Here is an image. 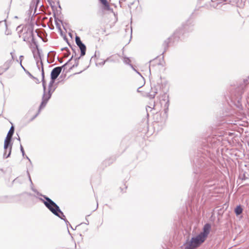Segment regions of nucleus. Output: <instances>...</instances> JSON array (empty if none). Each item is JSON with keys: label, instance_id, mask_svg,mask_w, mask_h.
Instances as JSON below:
<instances>
[{"label": "nucleus", "instance_id": "nucleus-1", "mask_svg": "<svg viewBox=\"0 0 249 249\" xmlns=\"http://www.w3.org/2000/svg\"><path fill=\"white\" fill-rule=\"evenodd\" d=\"M222 141L220 136L211 135L208 136L203 142L202 150H199L194 160V178L196 187L201 186H212L214 181L211 176L213 166L208 162L207 158L211 156V149L218 146Z\"/></svg>", "mask_w": 249, "mask_h": 249}, {"label": "nucleus", "instance_id": "nucleus-2", "mask_svg": "<svg viewBox=\"0 0 249 249\" xmlns=\"http://www.w3.org/2000/svg\"><path fill=\"white\" fill-rule=\"evenodd\" d=\"M36 195L38 196H41L43 197V199L42 197H39L34 196L36 198H38L40 201H41L45 206V207L51 212L52 213H53L55 216L60 218L61 219L64 221L67 225H70L71 228L72 230H74L69 222L67 220L65 217L64 213L60 210L59 207L57 205V204L55 203L53 200H52L50 198L48 197L47 196L42 195L39 192H37L36 193Z\"/></svg>", "mask_w": 249, "mask_h": 249}, {"label": "nucleus", "instance_id": "nucleus-3", "mask_svg": "<svg viewBox=\"0 0 249 249\" xmlns=\"http://www.w3.org/2000/svg\"><path fill=\"white\" fill-rule=\"evenodd\" d=\"M206 240L200 234H197L189 239L188 237L185 242L180 247L179 249H196L199 247Z\"/></svg>", "mask_w": 249, "mask_h": 249}, {"label": "nucleus", "instance_id": "nucleus-4", "mask_svg": "<svg viewBox=\"0 0 249 249\" xmlns=\"http://www.w3.org/2000/svg\"><path fill=\"white\" fill-rule=\"evenodd\" d=\"M154 60H150L149 61L150 64L149 66V78L151 83V91L147 93V96L150 99H153L155 98L156 94L158 93L159 89H160V85L159 82L157 83V85H155L154 81L151 80V70L154 67L155 65L153 64Z\"/></svg>", "mask_w": 249, "mask_h": 249}, {"label": "nucleus", "instance_id": "nucleus-5", "mask_svg": "<svg viewBox=\"0 0 249 249\" xmlns=\"http://www.w3.org/2000/svg\"><path fill=\"white\" fill-rule=\"evenodd\" d=\"M194 23L192 20H188L184 23L181 27L179 28L176 30L174 34L175 37L179 38L181 35H183L185 32H190L194 29Z\"/></svg>", "mask_w": 249, "mask_h": 249}, {"label": "nucleus", "instance_id": "nucleus-6", "mask_svg": "<svg viewBox=\"0 0 249 249\" xmlns=\"http://www.w3.org/2000/svg\"><path fill=\"white\" fill-rule=\"evenodd\" d=\"M160 104L163 106L164 112L163 113V117L165 121L168 117V112L169 106V100L168 95L166 93H164L161 97L160 100Z\"/></svg>", "mask_w": 249, "mask_h": 249}, {"label": "nucleus", "instance_id": "nucleus-7", "mask_svg": "<svg viewBox=\"0 0 249 249\" xmlns=\"http://www.w3.org/2000/svg\"><path fill=\"white\" fill-rule=\"evenodd\" d=\"M12 147V144L11 143V141L10 140H8L7 139H5L4 140V153L3 156L4 158L6 159L10 156Z\"/></svg>", "mask_w": 249, "mask_h": 249}, {"label": "nucleus", "instance_id": "nucleus-8", "mask_svg": "<svg viewBox=\"0 0 249 249\" xmlns=\"http://www.w3.org/2000/svg\"><path fill=\"white\" fill-rule=\"evenodd\" d=\"M75 40L76 45L80 50V56H83L86 54L87 49L86 46L82 42L79 36H76Z\"/></svg>", "mask_w": 249, "mask_h": 249}, {"label": "nucleus", "instance_id": "nucleus-9", "mask_svg": "<svg viewBox=\"0 0 249 249\" xmlns=\"http://www.w3.org/2000/svg\"><path fill=\"white\" fill-rule=\"evenodd\" d=\"M51 96L50 94H48L46 92V89H43V95L42 97V102L39 106V109H41L46 106Z\"/></svg>", "mask_w": 249, "mask_h": 249}, {"label": "nucleus", "instance_id": "nucleus-10", "mask_svg": "<svg viewBox=\"0 0 249 249\" xmlns=\"http://www.w3.org/2000/svg\"><path fill=\"white\" fill-rule=\"evenodd\" d=\"M211 229V226L210 224L207 223L204 225L202 231L200 232L199 233V234H200L203 238H204L206 240L210 233Z\"/></svg>", "mask_w": 249, "mask_h": 249}, {"label": "nucleus", "instance_id": "nucleus-11", "mask_svg": "<svg viewBox=\"0 0 249 249\" xmlns=\"http://www.w3.org/2000/svg\"><path fill=\"white\" fill-rule=\"evenodd\" d=\"M212 4L211 6L215 9H220L223 5H225L226 3H223V2L227 1V0H211Z\"/></svg>", "mask_w": 249, "mask_h": 249}, {"label": "nucleus", "instance_id": "nucleus-12", "mask_svg": "<svg viewBox=\"0 0 249 249\" xmlns=\"http://www.w3.org/2000/svg\"><path fill=\"white\" fill-rule=\"evenodd\" d=\"M61 72V67H55L53 68L51 72V77L56 79Z\"/></svg>", "mask_w": 249, "mask_h": 249}, {"label": "nucleus", "instance_id": "nucleus-13", "mask_svg": "<svg viewBox=\"0 0 249 249\" xmlns=\"http://www.w3.org/2000/svg\"><path fill=\"white\" fill-rule=\"evenodd\" d=\"M241 98H238L236 100H234L233 98L231 99V102L238 108L241 109L242 105L240 102Z\"/></svg>", "mask_w": 249, "mask_h": 249}, {"label": "nucleus", "instance_id": "nucleus-14", "mask_svg": "<svg viewBox=\"0 0 249 249\" xmlns=\"http://www.w3.org/2000/svg\"><path fill=\"white\" fill-rule=\"evenodd\" d=\"M30 36L31 37H32V42L36 46L37 50H38V54L39 55V57L40 58V53L38 48V45L34 38V33L33 30L30 32Z\"/></svg>", "mask_w": 249, "mask_h": 249}, {"label": "nucleus", "instance_id": "nucleus-15", "mask_svg": "<svg viewBox=\"0 0 249 249\" xmlns=\"http://www.w3.org/2000/svg\"><path fill=\"white\" fill-rule=\"evenodd\" d=\"M55 53L53 51H51L48 53V57H49V58L47 59V62L48 63L50 64L53 62L55 57Z\"/></svg>", "mask_w": 249, "mask_h": 249}, {"label": "nucleus", "instance_id": "nucleus-16", "mask_svg": "<svg viewBox=\"0 0 249 249\" xmlns=\"http://www.w3.org/2000/svg\"><path fill=\"white\" fill-rule=\"evenodd\" d=\"M41 76H42V86L43 89H46V82L45 81V73L43 69V62L41 61Z\"/></svg>", "mask_w": 249, "mask_h": 249}, {"label": "nucleus", "instance_id": "nucleus-17", "mask_svg": "<svg viewBox=\"0 0 249 249\" xmlns=\"http://www.w3.org/2000/svg\"><path fill=\"white\" fill-rule=\"evenodd\" d=\"M15 131V128L13 125L10 127V130H9L7 136L5 139H7V140H10L11 141H12V136L14 134Z\"/></svg>", "mask_w": 249, "mask_h": 249}, {"label": "nucleus", "instance_id": "nucleus-18", "mask_svg": "<svg viewBox=\"0 0 249 249\" xmlns=\"http://www.w3.org/2000/svg\"><path fill=\"white\" fill-rule=\"evenodd\" d=\"M123 61L126 64H127V65H130L136 71H137V72L140 74V75H141V73L137 71L133 67V66L130 64V62H131V60L130 59V58L129 57H127L126 56H124L123 57Z\"/></svg>", "mask_w": 249, "mask_h": 249}, {"label": "nucleus", "instance_id": "nucleus-19", "mask_svg": "<svg viewBox=\"0 0 249 249\" xmlns=\"http://www.w3.org/2000/svg\"><path fill=\"white\" fill-rule=\"evenodd\" d=\"M234 212L236 215H239L243 212V208L240 205L237 206L234 209Z\"/></svg>", "mask_w": 249, "mask_h": 249}, {"label": "nucleus", "instance_id": "nucleus-20", "mask_svg": "<svg viewBox=\"0 0 249 249\" xmlns=\"http://www.w3.org/2000/svg\"><path fill=\"white\" fill-rule=\"evenodd\" d=\"M172 38L171 37H169L168 38H167L166 40H165L163 44H162V46H163V47L164 48V52L163 53L166 51V50L168 49V45H169V43L170 42V39H171Z\"/></svg>", "mask_w": 249, "mask_h": 249}, {"label": "nucleus", "instance_id": "nucleus-21", "mask_svg": "<svg viewBox=\"0 0 249 249\" xmlns=\"http://www.w3.org/2000/svg\"><path fill=\"white\" fill-rule=\"evenodd\" d=\"M172 38L171 37H169L168 38H167L166 40H165L163 44H162V46H163V47L164 48V52L163 53L166 51V50L168 49V45H169V43L170 42V39H171Z\"/></svg>", "mask_w": 249, "mask_h": 249}, {"label": "nucleus", "instance_id": "nucleus-22", "mask_svg": "<svg viewBox=\"0 0 249 249\" xmlns=\"http://www.w3.org/2000/svg\"><path fill=\"white\" fill-rule=\"evenodd\" d=\"M172 38L171 37H169L168 38H167L166 40H165L163 44H162V46H163V47L164 48V52L163 53L166 51V50L168 49V45H169V43L170 42V39H171Z\"/></svg>", "mask_w": 249, "mask_h": 249}, {"label": "nucleus", "instance_id": "nucleus-23", "mask_svg": "<svg viewBox=\"0 0 249 249\" xmlns=\"http://www.w3.org/2000/svg\"><path fill=\"white\" fill-rule=\"evenodd\" d=\"M99 1L104 6L105 9L107 10L110 9V6L107 0H99Z\"/></svg>", "mask_w": 249, "mask_h": 249}, {"label": "nucleus", "instance_id": "nucleus-24", "mask_svg": "<svg viewBox=\"0 0 249 249\" xmlns=\"http://www.w3.org/2000/svg\"><path fill=\"white\" fill-rule=\"evenodd\" d=\"M33 54H34V58L35 59V60H36V65L38 67V68L39 70H40V68H39V65H38V62L40 60V61H42L41 60V58H39V55L38 54V52H37V53L36 54L33 51Z\"/></svg>", "mask_w": 249, "mask_h": 249}, {"label": "nucleus", "instance_id": "nucleus-25", "mask_svg": "<svg viewBox=\"0 0 249 249\" xmlns=\"http://www.w3.org/2000/svg\"><path fill=\"white\" fill-rule=\"evenodd\" d=\"M12 60H7L4 64V67H5L4 70L3 71H6L9 67L11 66L12 63Z\"/></svg>", "mask_w": 249, "mask_h": 249}, {"label": "nucleus", "instance_id": "nucleus-26", "mask_svg": "<svg viewBox=\"0 0 249 249\" xmlns=\"http://www.w3.org/2000/svg\"><path fill=\"white\" fill-rule=\"evenodd\" d=\"M57 20H58V18H56V17H54V21H55L56 27L60 32H62V30L61 28L60 24L58 22Z\"/></svg>", "mask_w": 249, "mask_h": 249}, {"label": "nucleus", "instance_id": "nucleus-27", "mask_svg": "<svg viewBox=\"0 0 249 249\" xmlns=\"http://www.w3.org/2000/svg\"><path fill=\"white\" fill-rule=\"evenodd\" d=\"M80 57L81 56H80L78 57L75 58L74 64L71 67V69H72V68H75V67H77L78 66V64H79V59H80Z\"/></svg>", "mask_w": 249, "mask_h": 249}, {"label": "nucleus", "instance_id": "nucleus-28", "mask_svg": "<svg viewBox=\"0 0 249 249\" xmlns=\"http://www.w3.org/2000/svg\"><path fill=\"white\" fill-rule=\"evenodd\" d=\"M65 39L68 41V39L65 37ZM68 44H69V46L71 48V50H72L73 53L74 54V56H76V47L74 46V47H72V46L69 44L68 42H67Z\"/></svg>", "mask_w": 249, "mask_h": 249}, {"label": "nucleus", "instance_id": "nucleus-29", "mask_svg": "<svg viewBox=\"0 0 249 249\" xmlns=\"http://www.w3.org/2000/svg\"><path fill=\"white\" fill-rule=\"evenodd\" d=\"M56 88V87H55L54 88L51 87V88H48V91L47 93L50 94V95L52 96L53 93L54 91Z\"/></svg>", "mask_w": 249, "mask_h": 249}, {"label": "nucleus", "instance_id": "nucleus-30", "mask_svg": "<svg viewBox=\"0 0 249 249\" xmlns=\"http://www.w3.org/2000/svg\"><path fill=\"white\" fill-rule=\"evenodd\" d=\"M56 79H53V78H51V81L49 83V86H48V88H51V87H53L54 82H55V80Z\"/></svg>", "mask_w": 249, "mask_h": 249}, {"label": "nucleus", "instance_id": "nucleus-31", "mask_svg": "<svg viewBox=\"0 0 249 249\" xmlns=\"http://www.w3.org/2000/svg\"><path fill=\"white\" fill-rule=\"evenodd\" d=\"M153 106V107H154L155 105H154ZM153 108L154 107H150V106H147V107L146 108V111H147V115L148 116H149V111H151Z\"/></svg>", "mask_w": 249, "mask_h": 249}, {"label": "nucleus", "instance_id": "nucleus-32", "mask_svg": "<svg viewBox=\"0 0 249 249\" xmlns=\"http://www.w3.org/2000/svg\"><path fill=\"white\" fill-rule=\"evenodd\" d=\"M20 150L21 152L22 153V156L24 157L25 156V153L23 147L21 144H20Z\"/></svg>", "mask_w": 249, "mask_h": 249}, {"label": "nucleus", "instance_id": "nucleus-33", "mask_svg": "<svg viewBox=\"0 0 249 249\" xmlns=\"http://www.w3.org/2000/svg\"><path fill=\"white\" fill-rule=\"evenodd\" d=\"M82 226H84L85 227L84 228L85 230V231H87L88 230V228L87 227V226H86V224H82L81 223V224H80L79 225H78L77 227H78L79 228H81Z\"/></svg>", "mask_w": 249, "mask_h": 249}, {"label": "nucleus", "instance_id": "nucleus-34", "mask_svg": "<svg viewBox=\"0 0 249 249\" xmlns=\"http://www.w3.org/2000/svg\"><path fill=\"white\" fill-rule=\"evenodd\" d=\"M40 110L39 109V110H38V113H37L35 115H34L29 121V122H31L32 121H33L38 115L39 113V111H40Z\"/></svg>", "mask_w": 249, "mask_h": 249}, {"label": "nucleus", "instance_id": "nucleus-35", "mask_svg": "<svg viewBox=\"0 0 249 249\" xmlns=\"http://www.w3.org/2000/svg\"><path fill=\"white\" fill-rule=\"evenodd\" d=\"M27 173L28 176L29 177V180H30V181L31 182V184L32 185H33V183L32 181L31 180L30 174H29V172L28 171H27Z\"/></svg>", "mask_w": 249, "mask_h": 249}, {"label": "nucleus", "instance_id": "nucleus-36", "mask_svg": "<svg viewBox=\"0 0 249 249\" xmlns=\"http://www.w3.org/2000/svg\"><path fill=\"white\" fill-rule=\"evenodd\" d=\"M109 58H107L106 60L102 61V62L100 63L99 64L101 65H104L106 62H107Z\"/></svg>", "mask_w": 249, "mask_h": 249}, {"label": "nucleus", "instance_id": "nucleus-37", "mask_svg": "<svg viewBox=\"0 0 249 249\" xmlns=\"http://www.w3.org/2000/svg\"><path fill=\"white\" fill-rule=\"evenodd\" d=\"M25 72L31 78H35V77L32 75L31 73H30L28 71L26 70V71Z\"/></svg>", "mask_w": 249, "mask_h": 249}, {"label": "nucleus", "instance_id": "nucleus-38", "mask_svg": "<svg viewBox=\"0 0 249 249\" xmlns=\"http://www.w3.org/2000/svg\"><path fill=\"white\" fill-rule=\"evenodd\" d=\"M10 54L11 55L12 58L11 60H12V61L14 60V52H11Z\"/></svg>", "mask_w": 249, "mask_h": 249}, {"label": "nucleus", "instance_id": "nucleus-39", "mask_svg": "<svg viewBox=\"0 0 249 249\" xmlns=\"http://www.w3.org/2000/svg\"><path fill=\"white\" fill-rule=\"evenodd\" d=\"M23 58V55H20L19 56V59H20V65H21V63H22V59Z\"/></svg>", "mask_w": 249, "mask_h": 249}, {"label": "nucleus", "instance_id": "nucleus-40", "mask_svg": "<svg viewBox=\"0 0 249 249\" xmlns=\"http://www.w3.org/2000/svg\"><path fill=\"white\" fill-rule=\"evenodd\" d=\"M73 57H74V54H73L72 56L71 57V58L66 63H67V65H68L70 63V62L72 59Z\"/></svg>", "mask_w": 249, "mask_h": 249}, {"label": "nucleus", "instance_id": "nucleus-41", "mask_svg": "<svg viewBox=\"0 0 249 249\" xmlns=\"http://www.w3.org/2000/svg\"><path fill=\"white\" fill-rule=\"evenodd\" d=\"M67 65V63H65L63 66H60V67H61V71H62V68H64Z\"/></svg>", "mask_w": 249, "mask_h": 249}, {"label": "nucleus", "instance_id": "nucleus-42", "mask_svg": "<svg viewBox=\"0 0 249 249\" xmlns=\"http://www.w3.org/2000/svg\"><path fill=\"white\" fill-rule=\"evenodd\" d=\"M25 158L29 161L30 164H32V162H31L30 159L29 158V157L25 155Z\"/></svg>", "mask_w": 249, "mask_h": 249}, {"label": "nucleus", "instance_id": "nucleus-43", "mask_svg": "<svg viewBox=\"0 0 249 249\" xmlns=\"http://www.w3.org/2000/svg\"><path fill=\"white\" fill-rule=\"evenodd\" d=\"M241 179L242 180H245L247 178L246 177L245 175L244 174L243 175V177H241Z\"/></svg>", "mask_w": 249, "mask_h": 249}, {"label": "nucleus", "instance_id": "nucleus-44", "mask_svg": "<svg viewBox=\"0 0 249 249\" xmlns=\"http://www.w3.org/2000/svg\"><path fill=\"white\" fill-rule=\"evenodd\" d=\"M96 199L97 205H96V209L94 211L96 210L98 208V200L97 199V197H96Z\"/></svg>", "mask_w": 249, "mask_h": 249}, {"label": "nucleus", "instance_id": "nucleus-45", "mask_svg": "<svg viewBox=\"0 0 249 249\" xmlns=\"http://www.w3.org/2000/svg\"><path fill=\"white\" fill-rule=\"evenodd\" d=\"M63 50H68L69 51L67 47H65V48H62L61 51H63Z\"/></svg>", "mask_w": 249, "mask_h": 249}, {"label": "nucleus", "instance_id": "nucleus-46", "mask_svg": "<svg viewBox=\"0 0 249 249\" xmlns=\"http://www.w3.org/2000/svg\"><path fill=\"white\" fill-rule=\"evenodd\" d=\"M32 190L36 193L37 192V191L35 189L32 188Z\"/></svg>", "mask_w": 249, "mask_h": 249}, {"label": "nucleus", "instance_id": "nucleus-47", "mask_svg": "<svg viewBox=\"0 0 249 249\" xmlns=\"http://www.w3.org/2000/svg\"><path fill=\"white\" fill-rule=\"evenodd\" d=\"M21 68L24 70V71H26V70L25 69V68L22 66V65L21 64V65H20Z\"/></svg>", "mask_w": 249, "mask_h": 249}, {"label": "nucleus", "instance_id": "nucleus-48", "mask_svg": "<svg viewBox=\"0 0 249 249\" xmlns=\"http://www.w3.org/2000/svg\"><path fill=\"white\" fill-rule=\"evenodd\" d=\"M57 3H58V7H59V9H61V6H60V4H59V1H58V2H57Z\"/></svg>", "mask_w": 249, "mask_h": 249}, {"label": "nucleus", "instance_id": "nucleus-49", "mask_svg": "<svg viewBox=\"0 0 249 249\" xmlns=\"http://www.w3.org/2000/svg\"><path fill=\"white\" fill-rule=\"evenodd\" d=\"M58 60L60 63H62V61L59 59V58L58 57Z\"/></svg>", "mask_w": 249, "mask_h": 249}, {"label": "nucleus", "instance_id": "nucleus-50", "mask_svg": "<svg viewBox=\"0 0 249 249\" xmlns=\"http://www.w3.org/2000/svg\"><path fill=\"white\" fill-rule=\"evenodd\" d=\"M140 88H141V87H139V88L138 89H137V91H138V92H140V89H140Z\"/></svg>", "mask_w": 249, "mask_h": 249}, {"label": "nucleus", "instance_id": "nucleus-51", "mask_svg": "<svg viewBox=\"0 0 249 249\" xmlns=\"http://www.w3.org/2000/svg\"><path fill=\"white\" fill-rule=\"evenodd\" d=\"M18 140L19 141H20V138H19V137H18Z\"/></svg>", "mask_w": 249, "mask_h": 249}, {"label": "nucleus", "instance_id": "nucleus-52", "mask_svg": "<svg viewBox=\"0 0 249 249\" xmlns=\"http://www.w3.org/2000/svg\"><path fill=\"white\" fill-rule=\"evenodd\" d=\"M23 40H24V41H26V39H25V37L24 38Z\"/></svg>", "mask_w": 249, "mask_h": 249}, {"label": "nucleus", "instance_id": "nucleus-53", "mask_svg": "<svg viewBox=\"0 0 249 249\" xmlns=\"http://www.w3.org/2000/svg\"><path fill=\"white\" fill-rule=\"evenodd\" d=\"M15 18H18V17H17V16H15Z\"/></svg>", "mask_w": 249, "mask_h": 249}, {"label": "nucleus", "instance_id": "nucleus-54", "mask_svg": "<svg viewBox=\"0 0 249 249\" xmlns=\"http://www.w3.org/2000/svg\"><path fill=\"white\" fill-rule=\"evenodd\" d=\"M3 71H2V72H0V75L2 74V73H3Z\"/></svg>", "mask_w": 249, "mask_h": 249}, {"label": "nucleus", "instance_id": "nucleus-55", "mask_svg": "<svg viewBox=\"0 0 249 249\" xmlns=\"http://www.w3.org/2000/svg\"><path fill=\"white\" fill-rule=\"evenodd\" d=\"M29 196H33V195L31 194H29Z\"/></svg>", "mask_w": 249, "mask_h": 249}, {"label": "nucleus", "instance_id": "nucleus-56", "mask_svg": "<svg viewBox=\"0 0 249 249\" xmlns=\"http://www.w3.org/2000/svg\"><path fill=\"white\" fill-rule=\"evenodd\" d=\"M58 21L62 22V21L61 20H58Z\"/></svg>", "mask_w": 249, "mask_h": 249}, {"label": "nucleus", "instance_id": "nucleus-57", "mask_svg": "<svg viewBox=\"0 0 249 249\" xmlns=\"http://www.w3.org/2000/svg\"><path fill=\"white\" fill-rule=\"evenodd\" d=\"M69 55V54H66V55L65 56H67Z\"/></svg>", "mask_w": 249, "mask_h": 249}]
</instances>
